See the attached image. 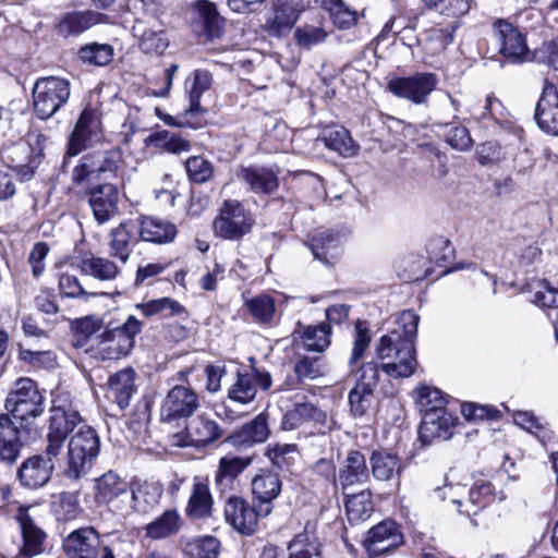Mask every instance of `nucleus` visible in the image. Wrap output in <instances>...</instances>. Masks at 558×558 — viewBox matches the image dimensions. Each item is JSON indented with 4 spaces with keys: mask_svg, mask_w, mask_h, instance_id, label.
<instances>
[{
    "mask_svg": "<svg viewBox=\"0 0 558 558\" xmlns=\"http://www.w3.org/2000/svg\"><path fill=\"white\" fill-rule=\"evenodd\" d=\"M45 454L33 456L26 459L17 470L21 484L28 488H38L46 485L54 469V459Z\"/></svg>",
    "mask_w": 558,
    "mask_h": 558,
    "instance_id": "nucleus-23",
    "label": "nucleus"
},
{
    "mask_svg": "<svg viewBox=\"0 0 558 558\" xmlns=\"http://www.w3.org/2000/svg\"><path fill=\"white\" fill-rule=\"evenodd\" d=\"M136 308L140 310L145 317H151L158 314L168 317L183 312L181 304L169 298H161L150 300L146 303L136 304Z\"/></svg>",
    "mask_w": 558,
    "mask_h": 558,
    "instance_id": "nucleus-56",
    "label": "nucleus"
},
{
    "mask_svg": "<svg viewBox=\"0 0 558 558\" xmlns=\"http://www.w3.org/2000/svg\"><path fill=\"white\" fill-rule=\"evenodd\" d=\"M78 57L84 63L104 66L112 60L113 49L110 45L94 43L82 47Z\"/></svg>",
    "mask_w": 558,
    "mask_h": 558,
    "instance_id": "nucleus-57",
    "label": "nucleus"
},
{
    "mask_svg": "<svg viewBox=\"0 0 558 558\" xmlns=\"http://www.w3.org/2000/svg\"><path fill=\"white\" fill-rule=\"evenodd\" d=\"M81 423L82 416L78 411L66 407L60 399L54 400L50 409L46 453L49 457H59L69 433Z\"/></svg>",
    "mask_w": 558,
    "mask_h": 558,
    "instance_id": "nucleus-10",
    "label": "nucleus"
},
{
    "mask_svg": "<svg viewBox=\"0 0 558 558\" xmlns=\"http://www.w3.org/2000/svg\"><path fill=\"white\" fill-rule=\"evenodd\" d=\"M533 302L542 307L558 308V289L553 288L546 280L538 281Z\"/></svg>",
    "mask_w": 558,
    "mask_h": 558,
    "instance_id": "nucleus-64",
    "label": "nucleus"
},
{
    "mask_svg": "<svg viewBox=\"0 0 558 558\" xmlns=\"http://www.w3.org/2000/svg\"><path fill=\"white\" fill-rule=\"evenodd\" d=\"M369 463L373 477L379 482L398 478L403 471L401 458L388 450H374Z\"/></svg>",
    "mask_w": 558,
    "mask_h": 558,
    "instance_id": "nucleus-37",
    "label": "nucleus"
},
{
    "mask_svg": "<svg viewBox=\"0 0 558 558\" xmlns=\"http://www.w3.org/2000/svg\"><path fill=\"white\" fill-rule=\"evenodd\" d=\"M425 5L444 16L457 19L470 11L471 0H432Z\"/></svg>",
    "mask_w": 558,
    "mask_h": 558,
    "instance_id": "nucleus-58",
    "label": "nucleus"
},
{
    "mask_svg": "<svg viewBox=\"0 0 558 558\" xmlns=\"http://www.w3.org/2000/svg\"><path fill=\"white\" fill-rule=\"evenodd\" d=\"M420 317L413 311H403L397 323L399 328L379 338L375 344L380 368L392 378L412 376L418 365L414 339L417 333Z\"/></svg>",
    "mask_w": 558,
    "mask_h": 558,
    "instance_id": "nucleus-1",
    "label": "nucleus"
},
{
    "mask_svg": "<svg viewBox=\"0 0 558 558\" xmlns=\"http://www.w3.org/2000/svg\"><path fill=\"white\" fill-rule=\"evenodd\" d=\"M251 485L254 497L260 502L264 515H268L271 511L270 504L281 493L282 483L279 475L269 470H259L252 478Z\"/></svg>",
    "mask_w": 558,
    "mask_h": 558,
    "instance_id": "nucleus-31",
    "label": "nucleus"
},
{
    "mask_svg": "<svg viewBox=\"0 0 558 558\" xmlns=\"http://www.w3.org/2000/svg\"><path fill=\"white\" fill-rule=\"evenodd\" d=\"M99 112L95 108L86 107L69 138V147L66 154L70 156H76L85 147L89 137L96 133L99 129Z\"/></svg>",
    "mask_w": 558,
    "mask_h": 558,
    "instance_id": "nucleus-32",
    "label": "nucleus"
},
{
    "mask_svg": "<svg viewBox=\"0 0 558 558\" xmlns=\"http://www.w3.org/2000/svg\"><path fill=\"white\" fill-rule=\"evenodd\" d=\"M211 86L213 75L208 70H194L184 81V95L189 100V108L175 117L168 116L165 122L178 128H203L206 124L207 109L201 105V98Z\"/></svg>",
    "mask_w": 558,
    "mask_h": 558,
    "instance_id": "nucleus-2",
    "label": "nucleus"
},
{
    "mask_svg": "<svg viewBox=\"0 0 558 558\" xmlns=\"http://www.w3.org/2000/svg\"><path fill=\"white\" fill-rule=\"evenodd\" d=\"M437 83V76L433 73H416L409 77L392 78L387 87L395 96L421 105L426 101Z\"/></svg>",
    "mask_w": 558,
    "mask_h": 558,
    "instance_id": "nucleus-16",
    "label": "nucleus"
},
{
    "mask_svg": "<svg viewBox=\"0 0 558 558\" xmlns=\"http://www.w3.org/2000/svg\"><path fill=\"white\" fill-rule=\"evenodd\" d=\"M371 340L372 337L365 323L357 320L355 323V338L353 348L349 359L350 366L354 365L363 357L366 349L369 347Z\"/></svg>",
    "mask_w": 558,
    "mask_h": 558,
    "instance_id": "nucleus-63",
    "label": "nucleus"
},
{
    "mask_svg": "<svg viewBox=\"0 0 558 558\" xmlns=\"http://www.w3.org/2000/svg\"><path fill=\"white\" fill-rule=\"evenodd\" d=\"M129 482L114 471H108L95 480L94 498L99 505L107 506L112 512L121 515L125 509Z\"/></svg>",
    "mask_w": 558,
    "mask_h": 558,
    "instance_id": "nucleus-15",
    "label": "nucleus"
},
{
    "mask_svg": "<svg viewBox=\"0 0 558 558\" xmlns=\"http://www.w3.org/2000/svg\"><path fill=\"white\" fill-rule=\"evenodd\" d=\"M191 24L195 32L208 39H214L222 35L225 19L216 3L209 0H196L191 4Z\"/></svg>",
    "mask_w": 558,
    "mask_h": 558,
    "instance_id": "nucleus-18",
    "label": "nucleus"
},
{
    "mask_svg": "<svg viewBox=\"0 0 558 558\" xmlns=\"http://www.w3.org/2000/svg\"><path fill=\"white\" fill-rule=\"evenodd\" d=\"M88 205L98 225L109 222L119 215V191L112 183L98 184L88 190Z\"/></svg>",
    "mask_w": 558,
    "mask_h": 558,
    "instance_id": "nucleus-20",
    "label": "nucleus"
},
{
    "mask_svg": "<svg viewBox=\"0 0 558 558\" xmlns=\"http://www.w3.org/2000/svg\"><path fill=\"white\" fill-rule=\"evenodd\" d=\"M414 393L416 405L423 414L427 412H447L445 410L446 399L438 388L421 386Z\"/></svg>",
    "mask_w": 558,
    "mask_h": 558,
    "instance_id": "nucleus-54",
    "label": "nucleus"
},
{
    "mask_svg": "<svg viewBox=\"0 0 558 558\" xmlns=\"http://www.w3.org/2000/svg\"><path fill=\"white\" fill-rule=\"evenodd\" d=\"M340 236L332 231H323L316 234L308 243L315 259L330 264L339 253Z\"/></svg>",
    "mask_w": 558,
    "mask_h": 558,
    "instance_id": "nucleus-45",
    "label": "nucleus"
},
{
    "mask_svg": "<svg viewBox=\"0 0 558 558\" xmlns=\"http://www.w3.org/2000/svg\"><path fill=\"white\" fill-rule=\"evenodd\" d=\"M80 268L85 275L102 281L113 280L119 275V268L116 263L105 257L92 256L83 258Z\"/></svg>",
    "mask_w": 558,
    "mask_h": 558,
    "instance_id": "nucleus-50",
    "label": "nucleus"
},
{
    "mask_svg": "<svg viewBox=\"0 0 558 558\" xmlns=\"http://www.w3.org/2000/svg\"><path fill=\"white\" fill-rule=\"evenodd\" d=\"M327 37V32L320 25H303L295 29L294 39L296 44L303 48L311 49L312 47L322 44Z\"/></svg>",
    "mask_w": 558,
    "mask_h": 558,
    "instance_id": "nucleus-59",
    "label": "nucleus"
},
{
    "mask_svg": "<svg viewBox=\"0 0 558 558\" xmlns=\"http://www.w3.org/2000/svg\"><path fill=\"white\" fill-rule=\"evenodd\" d=\"M59 288L61 294L72 299H84L87 300L90 296H97V292H88L81 284L76 276L69 274H61L59 277Z\"/></svg>",
    "mask_w": 558,
    "mask_h": 558,
    "instance_id": "nucleus-62",
    "label": "nucleus"
},
{
    "mask_svg": "<svg viewBox=\"0 0 558 558\" xmlns=\"http://www.w3.org/2000/svg\"><path fill=\"white\" fill-rule=\"evenodd\" d=\"M268 437L267 416L260 413L254 420L244 424L236 433L228 437V441L236 447H250L266 441Z\"/></svg>",
    "mask_w": 558,
    "mask_h": 558,
    "instance_id": "nucleus-40",
    "label": "nucleus"
},
{
    "mask_svg": "<svg viewBox=\"0 0 558 558\" xmlns=\"http://www.w3.org/2000/svg\"><path fill=\"white\" fill-rule=\"evenodd\" d=\"M177 227L172 222L156 217H142L140 219V236L143 241L153 243H169L177 235Z\"/></svg>",
    "mask_w": 558,
    "mask_h": 558,
    "instance_id": "nucleus-41",
    "label": "nucleus"
},
{
    "mask_svg": "<svg viewBox=\"0 0 558 558\" xmlns=\"http://www.w3.org/2000/svg\"><path fill=\"white\" fill-rule=\"evenodd\" d=\"M185 169L189 178L196 183H204L213 175V165L202 156H193L186 159Z\"/></svg>",
    "mask_w": 558,
    "mask_h": 558,
    "instance_id": "nucleus-61",
    "label": "nucleus"
},
{
    "mask_svg": "<svg viewBox=\"0 0 558 558\" xmlns=\"http://www.w3.org/2000/svg\"><path fill=\"white\" fill-rule=\"evenodd\" d=\"M317 521L308 520L304 531L289 544L290 558H319V543L316 536Z\"/></svg>",
    "mask_w": 558,
    "mask_h": 558,
    "instance_id": "nucleus-42",
    "label": "nucleus"
},
{
    "mask_svg": "<svg viewBox=\"0 0 558 558\" xmlns=\"http://www.w3.org/2000/svg\"><path fill=\"white\" fill-rule=\"evenodd\" d=\"M182 524V518L175 509L166 510L145 525V538L151 541L169 538L180 532Z\"/></svg>",
    "mask_w": 558,
    "mask_h": 558,
    "instance_id": "nucleus-39",
    "label": "nucleus"
},
{
    "mask_svg": "<svg viewBox=\"0 0 558 558\" xmlns=\"http://www.w3.org/2000/svg\"><path fill=\"white\" fill-rule=\"evenodd\" d=\"M323 141L328 148L344 157H352L356 154L357 146L349 132L343 128L326 130Z\"/></svg>",
    "mask_w": 558,
    "mask_h": 558,
    "instance_id": "nucleus-53",
    "label": "nucleus"
},
{
    "mask_svg": "<svg viewBox=\"0 0 558 558\" xmlns=\"http://www.w3.org/2000/svg\"><path fill=\"white\" fill-rule=\"evenodd\" d=\"M110 256L126 264L134 244L137 243L136 228L130 221L121 222L110 231Z\"/></svg>",
    "mask_w": 558,
    "mask_h": 558,
    "instance_id": "nucleus-36",
    "label": "nucleus"
},
{
    "mask_svg": "<svg viewBox=\"0 0 558 558\" xmlns=\"http://www.w3.org/2000/svg\"><path fill=\"white\" fill-rule=\"evenodd\" d=\"M213 497L206 480L194 477L192 493L186 506L191 519H203L211 514Z\"/></svg>",
    "mask_w": 558,
    "mask_h": 558,
    "instance_id": "nucleus-43",
    "label": "nucleus"
},
{
    "mask_svg": "<svg viewBox=\"0 0 558 558\" xmlns=\"http://www.w3.org/2000/svg\"><path fill=\"white\" fill-rule=\"evenodd\" d=\"M37 430L29 426H16L9 414H0V461L13 464L21 454L22 448Z\"/></svg>",
    "mask_w": 558,
    "mask_h": 558,
    "instance_id": "nucleus-13",
    "label": "nucleus"
},
{
    "mask_svg": "<svg viewBox=\"0 0 558 558\" xmlns=\"http://www.w3.org/2000/svg\"><path fill=\"white\" fill-rule=\"evenodd\" d=\"M512 418L517 426L533 435L546 447L555 439V433L547 422H543L532 411H513Z\"/></svg>",
    "mask_w": 558,
    "mask_h": 558,
    "instance_id": "nucleus-44",
    "label": "nucleus"
},
{
    "mask_svg": "<svg viewBox=\"0 0 558 558\" xmlns=\"http://www.w3.org/2000/svg\"><path fill=\"white\" fill-rule=\"evenodd\" d=\"M436 492L441 493L442 499H449L457 506L458 512L466 517L477 514L496 499L492 483L483 480L474 482L470 488L459 483L446 484L442 488H437Z\"/></svg>",
    "mask_w": 558,
    "mask_h": 558,
    "instance_id": "nucleus-4",
    "label": "nucleus"
},
{
    "mask_svg": "<svg viewBox=\"0 0 558 558\" xmlns=\"http://www.w3.org/2000/svg\"><path fill=\"white\" fill-rule=\"evenodd\" d=\"M254 225L253 215L235 199L225 201L215 218L214 233L225 240H239L247 234Z\"/></svg>",
    "mask_w": 558,
    "mask_h": 558,
    "instance_id": "nucleus-9",
    "label": "nucleus"
},
{
    "mask_svg": "<svg viewBox=\"0 0 558 558\" xmlns=\"http://www.w3.org/2000/svg\"><path fill=\"white\" fill-rule=\"evenodd\" d=\"M265 517L262 507L255 509L245 499L232 496L225 505V519L236 532L252 535L256 532L259 517Z\"/></svg>",
    "mask_w": 558,
    "mask_h": 558,
    "instance_id": "nucleus-17",
    "label": "nucleus"
},
{
    "mask_svg": "<svg viewBox=\"0 0 558 558\" xmlns=\"http://www.w3.org/2000/svg\"><path fill=\"white\" fill-rule=\"evenodd\" d=\"M535 120L542 131L553 136L558 135V90L548 81H545L536 104Z\"/></svg>",
    "mask_w": 558,
    "mask_h": 558,
    "instance_id": "nucleus-25",
    "label": "nucleus"
},
{
    "mask_svg": "<svg viewBox=\"0 0 558 558\" xmlns=\"http://www.w3.org/2000/svg\"><path fill=\"white\" fill-rule=\"evenodd\" d=\"M136 373L132 367L118 371L108 379V392L120 409L129 407L133 395L136 391Z\"/></svg>",
    "mask_w": 558,
    "mask_h": 558,
    "instance_id": "nucleus-35",
    "label": "nucleus"
},
{
    "mask_svg": "<svg viewBox=\"0 0 558 558\" xmlns=\"http://www.w3.org/2000/svg\"><path fill=\"white\" fill-rule=\"evenodd\" d=\"M305 422H314L332 428L335 422L328 418L327 413L311 402H296L293 408L288 411L282 418L281 427L284 430H292L301 426Z\"/></svg>",
    "mask_w": 558,
    "mask_h": 558,
    "instance_id": "nucleus-30",
    "label": "nucleus"
},
{
    "mask_svg": "<svg viewBox=\"0 0 558 558\" xmlns=\"http://www.w3.org/2000/svg\"><path fill=\"white\" fill-rule=\"evenodd\" d=\"M132 31L138 38L140 49L147 54H161L169 46V40L157 21L136 20Z\"/></svg>",
    "mask_w": 558,
    "mask_h": 558,
    "instance_id": "nucleus-29",
    "label": "nucleus"
},
{
    "mask_svg": "<svg viewBox=\"0 0 558 558\" xmlns=\"http://www.w3.org/2000/svg\"><path fill=\"white\" fill-rule=\"evenodd\" d=\"M256 386L254 385V377L250 373H238L236 380L231 385L228 391L230 400L247 404L256 397Z\"/></svg>",
    "mask_w": 558,
    "mask_h": 558,
    "instance_id": "nucleus-55",
    "label": "nucleus"
},
{
    "mask_svg": "<svg viewBox=\"0 0 558 558\" xmlns=\"http://www.w3.org/2000/svg\"><path fill=\"white\" fill-rule=\"evenodd\" d=\"M185 433L174 435L177 446H206L218 440L223 429L206 415H198L184 425Z\"/></svg>",
    "mask_w": 558,
    "mask_h": 558,
    "instance_id": "nucleus-21",
    "label": "nucleus"
},
{
    "mask_svg": "<svg viewBox=\"0 0 558 558\" xmlns=\"http://www.w3.org/2000/svg\"><path fill=\"white\" fill-rule=\"evenodd\" d=\"M123 155L120 149L96 151L85 155L72 171V180L76 184L96 179L121 178Z\"/></svg>",
    "mask_w": 558,
    "mask_h": 558,
    "instance_id": "nucleus-5",
    "label": "nucleus"
},
{
    "mask_svg": "<svg viewBox=\"0 0 558 558\" xmlns=\"http://www.w3.org/2000/svg\"><path fill=\"white\" fill-rule=\"evenodd\" d=\"M70 95L69 81L56 76L38 78L33 87L34 111L47 120L68 102Z\"/></svg>",
    "mask_w": 558,
    "mask_h": 558,
    "instance_id": "nucleus-7",
    "label": "nucleus"
},
{
    "mask_svg": "<svg viewBox=\"0 0 558 558\" xmlns=\"http://www.w3.org/2000/svg\"><path fill=\"white\" fill-rule=\"evenodd\" d=\"M100 14L92 11L71 12L59 22L58 29L64 36L77 35L98 24Z\"/></svg>",
    "mask_w": 558,
    "mask_h": 558,
    "instance_id": "nucleus-48",
    "label": "nucleus"
},
{
    "mask_svg": "<svg viewBox=\"0 0 558 558\" xmlns=\"http://www.w3.org/2000/svg\"><path fill=\"white\" fill-rule=\"evenodd\" d=\"M100 451V439L94 428L81 426L71 437L68 446V475L73 478L81 477L90 466Z\"/></svg>",
    "mask_w": 558,
    "mask_h": 558,
    "instance_id": "nucleus-6",
    "label": "nucleus"
},
{
    "mask_svg": "<svg viewBox=\"0 0 558 558\" xmlns=\"http://www.w3.org/2000/svg\"><path fill=\"white\" fill-rule=\"evenodd\" d=\"M44 396L36 383L29 378H19L5 399L7 414L20 425L32 426L33 420L45 411Z\"/></svg>",
    "mask_w": 558,
    "mask_h": 558,
    "instance_id": "nucleus-3",
    "label": "nucleus"
},
{
    "mask_svg": "<svg viewBox=\"0 0 558 558\" xmlns=\"http://www.w3.org/2000/svg\"><path fill=\"white\" fill-rule=\"evenodd\" d=\"M22 534V545L16 558H34L45 550L46 532L40 529L29 515L27 510L20 509L16 514Z\"/></svg>",
    "mask_w": 558,
    "mask_h": 558,
    "instance_id": "nucleus-22",
    "label": "nucleus"
},
{
    "mask_svg": "<svg viewBox=\"0 0 558 558\" xmlns=\"http://www.w3.org/2000/svg\"><path fill=\"white\" fill-rule=\"evenodd\" d=\"M345 513L351 524H359L367 520L373 513L372 493L368 489L357 494H344Z\"/></svg>",
    "mask_w": 558,
    "mask_h": 558,
    "instance_id": "nucleus-46",
    "label": "nucleus"
},
{
    "mask_svg": "<svg viewBox=\"0 0 558 558\" xmlns=\"http://www.w3.org/2000/svg\"><path fill=\"white\" fill-rule=\"evenodd\" d=\"M294 372L300 381L313 380L325 374V367L320 357L303 356L295 363Z\"/></svg>",
    "mask_w": 558,
    "mask_h": 558,
    "instance_id": "nucleus-60",
    "label": "nucleus"
},
{
    "mask_svg": "<svg viewBox=\"0 0 558 558\" xmlns=\"http://www.w3.org/2000/svg\"><path fill=\"white\" fill-rule=\"evenodd\" d=\"M162 489L155 483H143L128 489V497L124 501L125 509H122L121 515H129L133 512L147 513L151 511L160 501Z\"/></svg>",
    "mask_w": 558,
    "mask_h": 558,
    "instance_id": "nucleus-28",
    "label": "nucleus"
},
{
    "mask_svg": "<svg viewBox=\"0 0 558 558\" xmlns=\"http://www.w3.org/2000/svg\"><path fill=\"white\" fill-rule=\"evenodd\" d=\"M265 457L279 470H289L300 458V451L295 444L268 445Z\"/></svg>",
    "mask_w": 558,
    "mask_h": 558,
    "instance_id": "nucleus-51",
    "label": "nucleus"
},
{
    "mask_svg": "<svg viewBox=\"0 0 558 558\" xmlns=\"http://www.w3.org/2000/svg\"><path fill=\"white\" fill-rule=\"evenodd\" d=\"M184 558H217L220 543L214 536H201L181 539Z\"/></svg>",
    "mask_w": 558,
    "mask_h": 558,
    "instance_id": "nucleus-47",
    "label": "nucleus"
},
{
    "mask_svg": "<svg viewBox=\"0 0 558 558\" xmlns=\"http://www.w3.org/2000/svg\"><path fill=\"white\" fill-rule=\"evenodd\" d=\"M244 305L255 322L265 325L275 323L277 310L275 300L270 295L259 294L246 299Z\"/></svg>",
    "mask_w": 558,
    "mask_h": 558,
    "instance_id": "nucleus-49",
    "label": "nucleus"
},
{
    "mask_svg": "<svg viewBox=\"0 0 558 558\" xmlns=\"http://www.w3.org/2000/svg\"><path fill=\"white\" fill-rule=\"evenodd\" d=\"M100 537L94 527H81L70 533L63 541L68 558H98Z\"/></svg>",
    "mask_w": 558,
    "mask_h": 558,
    "instance_id": "nucleus-26",
    "label": "nucleus"
},
{
    "mask_svg": "<svg viewBox=\"0 0 558 558\" xmlns=\"http://www.w3.org/2000/svg\"><path fill=\"white\" fill-rule=\"evenodd\" d=\"M378 379L379 366L375 362L362 364L356 384L349 392L350 411L354 416H363L371 409Z\"/></svg>",
    "mask_w": 558,
    "mask_h": 558,
    "instance_id": "nucleus-14",
    "label": "nucleus"
},
{
    "mask_svg": "<svg viewBox=\"0 0 558 558\" xmlns=\"http://www.w3.org/2000/svg\"><path fill=\"white\" fill-rule=\"evenodd\" d=\"M239 178L248 186L250 191L255 194L270 195L279 186L277 173L265 167L242 168Z\"/></svg>",
    "mask_w": 558,
    "mask_h": 558,
    "instance_id": "nucleus-34",
    "label": "nucleus"
},
{
    "mask_svg": "<svg viewBox=\"0 0 558 558\" xmlns=\"http://www.w3.org/2000/svg\"><path fill=\"white\" fill-rule=\"evenodd\" d=\"M201 407L197 392L190 386L179 384L173 386L163 398L160 405V421L166 424L186 423Z\"/></svg>",
    "mask_w": 558,
    "mask_h": 558,
    "instance_id": "nucleus-11",
    "label": "nucleus"
},
{
    "mask_svg": "<svg viewBox=\"0 0 558 558\" xmlns=\"http://www.w3.org/2000/svg\"><path fill=\"white\" fill-rule=\"evenodd\" d=\"M142 328L143 323L134 315H130L121 326L106 329L97 348L101 360H119L126 356L134 348L135 338Z\"/></svg>",
    "mask_w": 558,
    "mask_h": 558,
    "instance_id": "nucleus-8",
    "label": "nucleus"
},
{
    "mask_svg": "<svg viewBox=\"0 0 558 558\" xmlns=\"http://www.w3.org/2000/svg\"><path fill=\"white\" fill-rule=\"evenodd\" d=\"M331 328L329 324L306 326L301 339L308 351L323 352L330 345Z\"/></svg>",
    "mask_w": 558,
    "mask_h": 558,
    "instance_id": "nucleus-52",
    "label": "nucleus"
},
{
    "mask_svg": "<svg viewBox=\"0 0 558 558\" xmlns=\"http://www.w3.org/2000/svg\"><path fill=\"white\" fill-rule=\"evenodd\" d=\"M457 423L458 417L448 412H427L423 414L420 425V440L424 445H429L435 440H448L452 437V428Z\"/></svg>",
    "mask_w": 558,
    "mask_h": 558,
    "instance_id": "nucleus-27",
    "label": "nucleus"
},
{
    "mask_svg": "<svg viewBox=\"0 0 558 558\" xmlns=\"http://www.w3.org/2000/svg\"><path fill=\"white\" fill-rule=\"evenodd\" d=\"M369 478L364 454L359 450L349 451L337 473V486L347 494L350 489L365 484Z\"/></svg>",
    "mask_w": 558,
    "mask_h": 558,
    "instance_id": "nucleus-24",
    "label": "nucleus"
},
{
    "mask_svg": "<svg viewBox=\"0 0 558 558\" xmlns=\"http://www.w3.org/2000/svg\"><path fill=\"white\" fill-rule=\"evenodd\" d=\"M494 37L498 44L499 53L511 63H522L530 60L525 35L511 22L498 19L493 23Z\"/></svg>",
    "mask_w": 558,
    "mask_h": 558,
    "instance_id": "nucleus-12",
    "label": "nucleus"
},
{
    "mask_svg": "<svg viewBox=\"0 0 558 558\" xmlns=\"http://www.w3.org/2000/svg\"><path fill=\"white\" fill-rule=\"evenodd\" d=\"M303 10L304 5L300 0H278L275 4L274 17L269 23V31L277 36L288 33Z\"/></svg>",
    "mask_w": 558,
    "mask_h": 558,
    "instance_id": "nucleus-38",
    "label": "nucleus"
},
{
    "mask_svg": "<svg viewBox=\"0 0 558 558\" xmlns=\"http://www.w3.org/2000/svg\"><path fill=\"white\" fill-rule=\"evenodd\" d=\"M403 543V535L397 523L384 520L368 530L363 545L369 556L375 557L397 548Z\"/></svg>",
    "mask_w": 558,
    "mask_h": 558,
    "instance_id": "nucleus-19",
    "label": "nucleus"
},
{
    "mask_svg": "<svg viewBox=\"0 0 558 558\" xmlns=\"http://www.w3.org/2000/svg\"><path fill=\"white\" fill-rule=\"evenodd\" d=\"M253 457L225 456L220 458L218 469L215 473V486L221 492L233 488L235 478L251 464Z\"/></svg>",
    "mask_w": 558,
    "mask_h": 558,
    "instance_id": "nucleus-33",
    "label": "nucleus"
}]
</instances>
